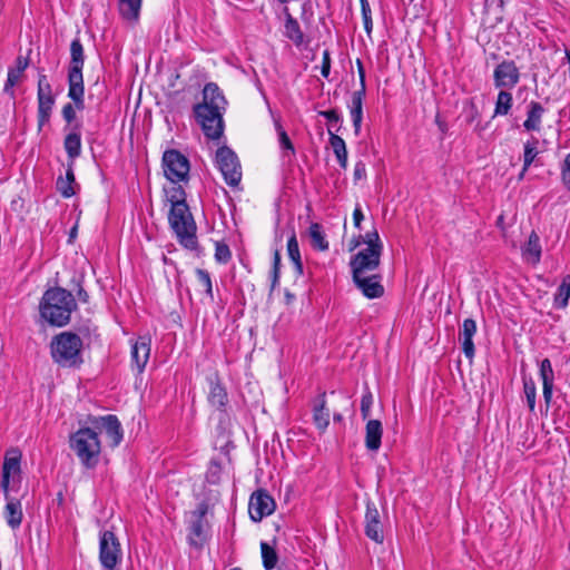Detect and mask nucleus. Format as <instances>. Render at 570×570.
<instances>
[{
    "label": "nucleus",
    "mask_w": 570,
    "mask_h": 570,
    "mask_svg": "<svg viewBox=\"0 0 570 570\" xmlns=\"http://www.w3.org/2000/svg\"><path fill=\"white\" fill-rule=\"evenodd\" d=\"M381 254L380 250L372 248H364L355 254L350 263L352 276L358 277L376 271L380 266Z\"/></svg>",
    "instance_id": "11"
},
{
    "label": "nucleus",
    "mask_w": 570,
    "mask_h": 570,
    "mask_svg": "<svg viewBox=\"0 0 570 570\" xmlns=\"http://www.w3.org/2000/svg\"><path fill=\"white\" fill-rule=\"evenodd\" d=\"M330 135V144L335 154V157L342 168L347 167V149L345 141L338 135L334 134L331 128H328Z\"/></svg>",
    "instance_id": "27"
},
{
    "label": "nucleus",
    "mask_w": 570,
    "mask_h": 570,
    "mask_svg": "<svg viewBox=\"0 0 570 570\" xmlns=\"http://www.w3.org/2000/svg\"><path fill=\"white\" fill-rule=\"evenodd\" d=\"M286 20L284 24V33L285 36L292 40L296 46H301L304 40L303 32L301 30L299 23L296 19L292 17L287 9H285Z\"/></svg>",
    "instance_id": "28"
},
{
    "label": "nucleus",
    "mask_w": 570,
    "mask_h": 570,
    "mask_svg": "<svg viewBox=\"0 0 570 570\" xmlns=\"http://www.w3.org/2000/svg\"><path fill=\"white\" fill-rule=\"evenodd\" d=\"M540 377L543 386V399L547 405L550 404L553 391L554 372L549 358H544L540 363Z\"/></svg>",
    "instance_id": "24"
},
{
    "label": "nucleus",
    "mask_w": 570,
    "mask_h": 570,
    "mask_svg": "<svg viewBox=\"0 0 570 570\" xmlns=\"http://www.w3.org/2000/svg\"><path fill=\"white\" fill-rule=\"evenodd\" d=\"M351 117L354 126L355 134L358 135L363 119V109H351Z\"/></svg>",
    "instance_id": "50"
},
{
    "label": "nucleus",
    "mask_w": 570,
    "mask_h": 570,
    "mask_svg": "<svg viewBox=\"0 0 570 570\" xmlns=\"http://www.w3.org/2000/svg\"><path fill=\"white\" fill-rule=\"evenodd\" d=\"M342 419L341 414H335L334 420L340 421Z\"/></svg>",
    "instance_id": "62"
},
{
    "label": "nucleus",
    "mask_w": 570,
    "mask_h": 570,
    "mask_svg": "<svg viewBox=\"0 0 570 570\" xmlns=\"http://www.w3.org/2000/svg\"><path fill=\"white\" fill-rule=\"evenodd\" d=\"M163 166L166 178L174 184L188 178L189 161L177 150L171 149L164 153Z\"/></svg>",
    "instance_id": "8"
},
{
    "label": "nucleus",
    "mask_w": 570,
    "mask_h": 570,
    "mask_svg": "<svg viewBox=\"0 0 570 570\" xmlns=\"http://www.w3.org/2000/svg\"><path fill=\"white\" fill-rule=\"evenodd\" d=\"M230 570H242V569H240V568H233V569H230Z\"/></svg>",
    "instance_id": "64"
},
{
    "label": "nucleus",
    "mask_w": 570,
    "mask_h": 570,
    "mask_svg": "<svg viewBox=\"0 0 570 570\" xmlns=\"http://www.w3.org/2000/svg\"><path fill=\"white\" fill-rule=\"evenodd\" d=\"M320 116L326 118L330 122H337L340 120V115L334 109L320 111Z\"/></svg>",
    "instance_id": "55"
},
{
    "label": "nucleus",
    "mask_w": 570,
    "mask_h": 570,
    "mask_svg": "<svg viewBox=\"0 0 570 570\" xmlns=\"http://www.w3.org/2000/svg\"><path fill=\"white\" fill-rule=\"evenodd\" d=\"M85 63L83 47L79 39H73L70 45V66L68 71V97L76 104L78 110L85 108L83 100V77L82 68Z\"/></svg>",
    "instance_id": "4"
},
{
    "label": "nucleus",
    "mask_w": 570,
    "mask_h": 570,
    "mask_svg": "<svg viewBox=\"0 0 570 570\" xmlns=\"http://www.w3.org/2000/svg\"><path fill=\"white\" fill-rule=\"evenodd\" d=\"M77 304L70 292L61 287L49 288L40 302L41 317L53 326H65Z\"/></svg>",
    "instance_id": "2"
},
{
    "label": "nucleus",
    "mask_w": 570,
    "mask_h": 570,
    "mask_svg": "<svg viewBox=\"0 0 570 570\" xmlns=\"http://www.w3.org/2000/svg\"><path fill=\"white\" fill-rule=\"evenodd\" d=\"M97 428L100 432H105L110 439V445L117 446L122 440L121 424L117 416L107 415L102 416L97 421Z\"/></svg>",
    "instance_id": "19"
},
{
    "label": "nucleus",
    "mask_w": 570,
    "mask_h": 570,
    "mask_svg": "<svg viewBox=\"0 0 570 570\" xmlns=\"http://www.w3.org/2000/svg\"><path fill=\"white\" fill-rule=\"evenodd\" d=\"M476 333V324L472 318H466L463 321L462 330L460 331L459 338L462 343V350L464 355L472 360L474 356V344L473 336Z\"/></svg>",
    "instance_id": "21"
},
{
    "label": "nucleus",
    "mask_w": 570,
    "mask_h": 570,
    "mask_svg": "<svg viewBox=\"0 0 570 570\" xmlns=\"http://www.w3.org/2000/svg\"><path fill=\"white\" fill-rule=\"evenodd\" d=\"M287 254H288L289 259L294 264L296 275L302 276L303 275V263H302V258H301L298 242H297L296 235L294 233L287 240Z\"/></svg>",
    "instance_id": "31"
},
{
    "label": "nucleus",
    "mask_w": 570,
    "mask_h": 570,
    "mask_svg": "<svg viewBox=\"0 0 570 570\" xmlns=\"http://www.w3.org/2000/svg\"><path fill=\"white\" fill-rule=\"evenodd\" d=\"M21 452L18 449H10L4 455L2 465L1 488L7 493L9 490L10 478L20 473Z\"/></svg>",
    "instance_id": "16"
},
{
    "label": "nucleus",
    "mask_w": 570,
    "mask_h": 570,
    "mask_svg": "<svg viewBox=\"0 0 570 570\" xmlns=\"http://www.w3.org/2000/svg\"><path fill=\"white\" fill-rule=\"evenodd\" d=\"M330 71H331L330 52L327 50H325L323 52V62H322V67H321V73L324 78H327L330 76Z\"/></svg>",
    "instance_id": "53"
},
{
    "label": "nucleus",
    "mask_w": 570,
    "mask_h": 570,
    "mask_svg": "<svg viewBox=\"0 0 570 570\" xmlns=\"http://www.w3.org/2000/svg\"><path fill=\"white\" fill-rule=\"evenodd\" d=\"M311 244L318 250H326L328 248V242L322 230V226L318 223H312L308 229Z\"/></svg>",
    "instance_id": "33"
},
{
    "label": "nucleus",
    "mask_w": 570,
    "mask_h": 570,
    "mask_svg": "<svg viewBox=\"0 0 570 570\" xmlns=\"http://www.w3.org/2000/svg\"><path fill=\"white\" fill-rule=\"evenodd\" d=\"M70 448L86 468L97 465L101 446L96 431L89 428L78 430L70 436Z\"/></svg>",
    "instance_id": "5"
},
{
    "label": "nucleus",
    "mask_w": 570,
    "mask_h": 570,
    "mask_svg": "<svg viewBox=\"0 0 570 570\" xmlns=\"http://www.w3.org/2000/svg\"><path fill=\"white\" fill-rule=\"evenodd\" d=\"M544 112L546 109L540 102L530 101L527 107V119L523 122L524 129L527 131H539Z\"/></svg>",
    "instance_id": "22"
},
{
    "label": "nucleus",
    "mask_w": 570,
    "mask_h": 570,
    "mask_svg": "<svg viewBox=\"0 0 570 570\" xmlns=\"http://www.w3.org/2000/svg\"><path fill=\"white\" fill-rule=\"evenodd\" d=\"M168 222L176 234L178 242L185 248L195 249L197 246V227L188 205L171 207L168 215Z\"/></svg>",
    "instance_id": "6"
},
{
    "label": "nucleus",
    "mask_w": 570,
    "mask_h": 570,
    "mask_svg": "<svg viewBox=\"0 0 570 570\" xmlns=\"http://www.w3.org/2000/svg\"><path fill=\"white\" fill-rule=\"evenodd\" d=\"M356 63H357V71H358V77H360V89H363V86H365V70H364L363 63L360 59H357Z\"/></svg>",
    "instance_id": "56"
},
{
    "label": "nucleus",
    "mask_w": 570,
    "mask_h": 570,
    "mask_svg": "<svg viewBox=\"0 0 570 570\" xmlns=\"http://www.w3.org/2000/svg\"><path fill=\"white\" fill-rule=\"evenodd\" d=\"M196 276H197L199 286H202L205 289V293L207 294V296L210 299H213L214 298L213 284H212V278L209 276V273L205 269L198 268V269H196Z\"/></svg>",
    "instance_id": "41"
},
{
    "label": "nucleus",
    "mask_w": 570,
    "mask_h": 570,
    "mask_svg": "<svg viewBox=\"0 0 570 570\" xmlns=\"http://www.w3.org/2000/svg\"><path fill=\"white\" fill-rule=\"evenodd\" d=\"M150 355V337L140 336L131 348V360L138 372H142Z\"/></svg>",
    "instance_id": "20"
},
{
    "label": "nucleus",
    "mask_w": 570,
    "mask_h": 570,
    "mask_svg": "<svg viewBox=\"0 0 570 570\" xmlns=\"http://www.w3.org/2000/svg\"><path fill=\"white\" fill-rule=\"evenodd\" d=\"M261 551H262V559H263V566L266 570H272L275 568L278 557L273 547H271L266 542L261 543Z\"/></svg>",
    "instance_id": "38"
},
{
    "label": "nucleus",
    "mask_w": 570,
    "mask_h": 570,
    "mask_svg": "<svg viewBox=\"0 0 570 570\" xmlns=\"http://www.w3.org/2000/svg\"><path fill=\"white\" fill-rule=\"evenodd\" d=\"M275 507L274 499L265 490H257L250 495L248 503L250 519L259 522L263 518L272 514Z\"/></svg>",
    "instance_id": "12"
},
{
    "label": "nucleus",
    "mask_w": 570,
    "mask_h": 570,
    "mask_svg": "<svg viewBox=\"0 0 570 570\" xmlns=\"http://www.w3.org/2000/svg\"><path fill=\"white\" fill-rule=\"evenodd\" d=\"M232 257L229 247L224 243H216L215 258L219 263H227Z\"/></svg>",
    "instance_id": "45"
},
{
    "label": "nucleus",
    "mask_w": 570,
    "mask_h": 570,
    "mask_svg": "<svg viewBox=\"0 0 570 570\" xmlns=\"http://www.w3.org/2000/svg\"><path fill=\"white\" fill-rule=\"evenodd\" d=\"M53 361L63 367H78L82 364V341L72 332L56 335L50 344Z\"/></svg>",
    "instance_id": "3"
},
{
    "label": "nucleus",
    "mask_w": 570,
    "mask_h": 570,
    "mask_svg": "<svg viewBox=\"0 0 570 570\" xmlns=\"http://www.w3.org/2000/svg\"><path fill=\"white\" fill-rule=\"evenodd\" d=\"M522 257L530 264H538L541 258L540 238L535 232L529 236L527 244L522 247Z\"/></svg>",
    "instance_id": "25"
},
{
    "label": "nucleus",
    "mask_w": 570,
    "mask_h": 570,
    "mask_svg": "<svg viewBox=\"0 0 570 570\" xmlns=\"http://www.w3.org/2000/svg\"><path fill=\"white\" fill-rule=\"evenodd\" d=\"M353 282L367 298H377L384 293V287L381 284V276L377 274H363L358 277L353 276Z\"/></svg>",
    "instance_id": "15"
},
{
    "label": "nucleus",
    "mask_w": 570,
    "mask_h": 570,
    "mask_svg": "<svg viewBox=\"0 0 570 570\" xmlns=\"http://www.w3.org/2000/svg\"><path fill=\"white\" fill-rule=\"evenodd\" d=\"M78 128L79 126L76 125L75 131L68 134L63 142L68 157L71 160H75L77 157H79L81 151V138Z\"/></svg>",
    "instance_id": "29"
},
{
    "label": "nucleus",
    "mask_w": 570,
    "mask_h": 570,
    "mask_svg": "<svg viewBox=\"0 0 570 570\" xmlns=\"http://www.w3.org/2000/svg\"><path fill=\"white\" fill-rule=\"evenodd\" d=\"M493 78L497 88L512 89L520 80V72L513 61H502L495 67Z\"/></svg>",
    "instance_id": "14"
},
{
    "label": "nucleus",
    "mask_w": 570,
    "mask_h": 570,
    "mask_svg": "<svg viewBox=\"0 0 570 570\" xmlns=\"http://www.w3.org/2000/svg\"><path fill=\"white\" fill-rule=\"evenodd\" d=\"M373 405V395L370 391L363 394L361 400V413L363 419H367L371 414V409Z\"/></svg>",
    "instance_id": "46"
},
{
    "label": "nucleus",
    "mask_w": 570,
    "mask_h": 570,
    "mask_svg": "<svg viewBox=\"0 0 570 570\" xmlns=\"http://www.w3.org/2000/svg\"><path fill=\"white\" fill-rule=\"evenodd\" d=\"M76 109H78L76 105L72 106L71 104H67L63 106L62 117L68 124L72 122L75 120Z\"/></svg>",
    "instance_id": "51"
},
{
    "label": "nucleus",
    "mask_w": 570,
    "mask_h": 570,
    "mask_svg": "<svg viewBox=\"0 0 570 570\" xmlns=\"http://www.w3.org/2000/svg\"><path fill=\"white\" fill-rule=\"evenodd\" d=\"M365 90L366 88L363 86V89H358L353 92L351 109H363V98L365 96Z\"/></svg>",
    "instance_id": "48"
},
{
    "label": "nucleus",
    "mask_w": 570,
    "mask_h": 570,
    "mask_svg": "<svg viewBox=\"0 0 570 570\" xmlns=\"http://www.w3.org/2000/svg\"><path fill=\"white\" fill-rule=\"evenodd\" d=\"M38 127L42 128L49 121L52 107L55 105V97L52 88L46 75H40L38 79Z\"/></svg>",
    "instance_id": "10"
},
{
    "label": "nucleus",
    "mask_w": 570,
    "mask_h": 570,
    "mask_svg": "<svg viewBox=\"0 0 570 570\" xmlns=\"http://www.w3.org/2000/svg\"><path fill=\"white\" fill-rule=\"evenodd\" d=\"M364 216L360 207H356L353 213V219L355 227H361V222L363 220Z\"/></svg>",
    "instance_id": "57"
},
{
    "label": "nucleus",
    "mask_w": 570,
    "mask_h": 570,
    "mask_svg": "<svg viewBox=\"0 0 570 570\" xmlns=\"http://www.w3.org/2000/svg\"><path fill=\"white\" fill-rule=\"evenodd\" d=\"M354 180H361L366 176V167L363 161H357L354 167Z\"/></svg>",
    "instance_id": "54"
},
{
    "label": "nucleus",
    "mask_w": 570,
    "mask_h": 570,
    "mask_svg": "<svg viewBox=\"0 0 570 570\" xmlns=\"http://www.w3.org/2000/svg\"><path fill=\"white\" fill-rule=\"evenodd\" d=\"M195 519L190 522L188 542L195 548H202L206 541L205 520L206 508L200 507L193 513Z\"/></svg>",
    "instance_id": "17"
},
{
    "label": "nucleus",
    "mask_w": 570,
    "mask_h": 570,
    "mask_svg": "<svg viewBox=\"0 0 570 570\" xmlns=\"http://www.w3.org/2000/svg\"><path fill=\"white\" fill-rule=\"evenodd\" d=\"M285 297H286V302H287L288 304L294 299V295H293V294H291V293H288V292L285 294Z\"/></svg>",
    "instance_id": "58"
},
{
    "label": "nucleus",
    "mask_w": 570,
    "mask_h": 570,
    "mask_svg": "<svg viewBox=\"0 0 570 570\" xmlns=\"http://www.w3.org/2000/svg\"><path fill=\"white\" fill-rule=\"evenodd\" d=\"M326 401H325V393H322L316 400L314 404V423L316 426L324 431L328 424H330V413L328 410L325 407Z\"/></svg>",
    "instance_id": "26"
},
{
    "label": "nucleus",
    "mask_w": 570,
    "mask_h": 570,
    "mask_svg": "<svg viewBox=\"0 0 570 570\" xmlns=\"http://www.w3.org/2000/svg\"><path fill=\"white\" fill-rule=\"evenodd\" d=\"M75 181V175L71 167L67 169L66 178H59L57 180V188L63 197H71L75 194L72 183Z\"/></svg>",
    "instance_id": "37"
},
{
    "label": "nucleus",
    "mask_w": 570,
    "mask_h": 570,
    "mask_svg": "<svg viewBox=\"0 0 570 570\" xmlns=\"http://www.w3.org/2000/svg\"><path fill=\"white\" fill-rule=\"evenodd\" d=\"M29 66V58L23 56H18L16 59L14 67L9 68L7 81L3 87V91L10 96V98H14V86L19 85L23 77L24 71Z\"/></svg>",
    "instance_id": "18"
},
{
    "label": "nucleus",
    "mask_w": 570,
    "mask_h": 570,
    "mask_svg": "<svg viewBox=\"0 0 570 570\" xmlns=\"http://www.w3.org/2000/svg\"><path fill=\"white\" fill-rule=\"evenodd\" d=\"M99 560L105 570H115L121 560L120 543L111 531H104L100 535Z\"/></svg>",
    "instance_id": "9"
},
{
    "label": "nucleus",
    "mask_w": 570,
    "mask_h": 570,
    "mask_svg": "<svg viewBox=\"0 0 570 570\" xmlns=\"http://www.w3.org/2000/svg\"><path fill=\"white\" fill-rule=\"evenodd\" d=\"M570 298V275H567L562 278V282L558 288V293L556 294V304L559 307H566L568 305V301Z\"/></svg>",
    "instance_id": "39"
},
{
    "label": "nucleus",
    "mask_w": 570,
    "mask_h": 570,
    "mask_svg": "<svg viewBox=\"0 0 570 570\" xmlns=\"http://www.w3.org/2000/svg\"><path fill=\"white\" fill-rule=\"evenodd\" d=\"M209 403L217 407L223 409L227 403V393L219 383L210 382V390L208 394Z\"/></svg>",
    "instance_id": "32"
},
{
    "label": "nucleus",
    "mask_w": 570,
    "mask_h": 570,
    "mask_svg": "<svg viewBox=\"0 0 570 570\" xmlns=\"http://www.w3.org/2000/svg\"><path fill=\"white\" fill-rule=\"evenodd\" d=\"M360 245V240H355L353 243V246L351 247V250L355 249Z\"/></svg>",
    "instance_id": "61"
},
{
    "label": "nucleus",
    "mask_w": 570,
    "mask_h": 570,
    "mask_svg": "<svg viewBox=\"0 0 570 570\" xmlns=\"http://www.w3.org/2000/svg\"><path fill=\"white\" fill-rule=\"evenodd\" d=\"M227 106L219 87L214 82L205 85L203 102L194 107V112L205 136L209 139H218L224 131L223 111Z\"/></svg>",
    "instance_id": "1"
},
{
    "label": "nucleus",
    "mask_w": 570,
    "mask_h": 570,
    "mask_svg": "<svg viewBox=\"0 0 570 570\" xmlns=\"http://www.w3.org/2000/svg\"><path fill=\"white\" fill-rule=\"evenodd\" d=\"M512 95L505 90H501L498 94L494 115L495 116H504L508 115L512 107Z\"/></svg>",
    "instance_id": "36"
},
{
    "label": "nucleus",
    "mask_w": 570,
    "mask_h": 570,
    "mask_svg": "<svg viewBox=\"0 0 570 570\" xmlns=\"http://www.w3.org/2000/svg\"><path fill=\"white\" fill-rule=\"evenodd\" d=\"M363 243L367 245L366 248L377 249L382 253V243L376 229L367 232L363 237Z\"/></svg>",
    "instance_id": "43"
},
{
    "label": "nucleus",
    "mask_w": 570,
    "mask_h": 570,
    "mask_svg": "<svg viewBox=\"0 0 570 570\" xmlns=\"http://www.w3.org/2000/svg\"><path fill=\"white\" fill-rule=\"evenodd\" d=\"M561 178L564 186L570 190V153L566 156L562 163Z\"/></svg>",
    "instance_id": "47"
},
{
    "label": "nucleus",
    "mask_w": 570,
    "mask_h": 570,
    "mask_svg": "<svg viewBox=\"0 0 570 570\" xmlns=\"http://www.w3.org/2000/svg\"><path fill=\"white\" fill-rule=\"evenodd\" d=\"M523 390L527 399V404L529 406V410L532 412L535 407V396H537V387L535 383L530 380H524L523 382Z\"/></svg>",
    "instance_id": "42"
},
{
    "label": "nucleus",
    "mask_w": 570,
    "mask_h": 570,
    "mask_svg": "<svg viewBox=\"0 0 570 570\" xmlns=\"http://www.w3.org/2000/svg\"><path fill=\"white\" fill-rule=\"evenodd\" d=\"M168 200L171 204V207H176L178 205H187L186 203V194L181 186H173L168 191Z\"/></svg>",
    "instance_id": "40"
},
{
    "label": "nucleus",
    "mask_w": 570,
    "mask_h": 570,
    "mask_svg": "<svg viewBox=\"0 0 570 570\" xmlns=\"http://www.w3.org/2000/svg\"><path fill=\"white\" fill-rule=\"evenodd\" d=\"M279 144L283 149L289 150L292 154L295 153L294 146L284 130H279Z\"/></svg>",
    "instance_id": "52"
},
{
    "label": "nucleus",
    "mask_w": 570,
    "mask_h": 570,
    "mask_svg": "<svg viewBox=\"0 0 570 570\" xmlns=\"http://www.w3.org/2000/svg\"><path fill=\"white\" fill-rule=\"evenodd\" d=\"M75 233H76V227H73V228L71 229V234H70V236H73V234H75Z\"/></svg>",
    "instance_id": "63"
},
{
    "label": "nucleus",
    "mask_w": 570,
    "mask_h": 570,
    "mask_svg": "<svg viewBox=\"0 0 570 570\" xmlns=\"http://www.w3.org/2000/svg\"><path fill=\"white\" fill-rule=\"evenodd\" d=\"M566 57H567L568 63H569V77H570V51L569 50L566 51Z\"/></svg>",
    "instance_id": "59"
},
{
    "label": "nucleus",
    "mask_w": 570,
    "mask_h": 570,
    "mask_svg": "<svg viewBox=\"0 0 570 570\" xmlns=\"http://www.w3.org/2000/svg\"><path fill=\"white\" fill-rule=\"evenodd\" d=\"M497 224H498V226H500V227L503 229V227H502V224H503V216H500V217L498 218Z\"/></svg>",
    "instance_id": "60"
},
{
    "label": "nucleus",
    "mask_w": 570,
    "mask_h": 570,
    "mask_svg": "<svg viewBox=\"0 0 570 570\" xmlns=\"http://www.w3.org/2000/svg\"><path fill=\"white\" fill-rule=\"evenodd\" d=\"M383 426L379 420H368L365 426V446L376 452L381 446Z\"/></svg>",
    "instance_id": "23"
},
{
    "label": "nucleus",
    "mask_w": 570,
    "mask_h": 570,
    "mask_svg": "<svg viewBox=\"0 0 570 570\" xmlns=\"http://www.w3.org/2000/svg\"><path fill=\"white\" fill-rule=\"evenodd\" d=\"M216 164L227 185L236 187L242 180V168L237 155L228 147L216 151Z\"/></svg>",
    "instance_id": "7"
},
{
    "label": "nucleus",
    "mask_w": 570,
    "mask_h": 570,
    "mask_svg": "<svg viewBox=\"0 0 570 570\" xmlns=\"http://www.w3.org/2000/svg\"><path fill=\"white\" fill-rule=\"evenodd\" d=\"M537 156H538V140L535 138H532V140H528L524 144L523 168L520 174L521 178L523 177L524 173L530 167V165L534 161Z\"/></svg>",
    "instance_id": "35"
},
{
    "label": "nucleus",
    "mask_w": 570,
    "mask_h": 570,
    "mask_svg": "<svg viewBox=\"0 0 570 570\" xmlns=\"http://www.w3.org/2000/svg\"><path fill=\"white\" fill-rule=\"evenodd\" d=\"M4 517H6L7 523L12 529H17L22 522V511H21L20 502L10 500L6 504Z\"/></svg>",
    "instance_id": "30"
},
{
    "label": "nucleus",
    "mask_w": 570,
    "mask_h": 570,
    "mask_svg": "<svg viewBox=\"0 0 570 570\" xmlns=\"http://www.w3.org/2000/svg\"><path fill=\"white\" fill-rule=\"evenodd\" d=\"M364 531L366 537L374 541L375 543H383L384 529L381 520V514L376 505L371 501L366 503Z\"/></svg>",
    "instance_id": "13"
},
{
    "label": "nucleus",
    "mask_w": 570,
    "mask_h": 570,
    "mask_svg": "<svg viewBox=\"0 0 570 570\" xmlns=\"http://www.w3.org/2000/svg\"><path fill=\"white\" fill-rule=\"evenodd\" d=\"M279 265H281V255H279V252L276 249L274 252L272 288H274L276 283L278 282V278H279Z\"/></svg>",
    "instance_id": "49"
},
{
    "label": "nucleus",
    "mask_w": 570,
    "mask_h": 570,
    "mask_svg": "<svg viewBox=\"0 0 570 570\" xmlns=\"http://www.w3.org/2000/svg\"><path fill=\"white\" fill-rule=\"evenodd\" d=\"M141 7V0H119V11L128 20L137 19Z\"/></svg>",
    "instance_id": "34"
},
{
    "label": "nucleus",
    "mask_w": 570,
    "mask_h": 570,
    "mask_svg": "<svg viewBox=\"0 0 570 570\" xmlns=\"http://www.w3.org/2000/svg\"><path fill=\"white\" fill-rule=\"evenodd\" d=\"M361 7H362V16H363V22H364V29L367 35H371L373 29V21L371 17V8L367 0H360Z\"/></svg>",
    "instance_id": "44"
}]
</instances>
